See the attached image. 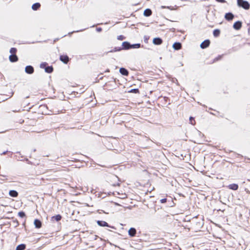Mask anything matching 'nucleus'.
<instances>
[{"label": "nucleus", "instance_id": "obj_6", "mask_svg": "<svg viewBox=\"0 0 250 250\" xmlns=\"http://www.w3.org/2000/svg\"><path fill=\"white\" fill-rule=\"evenodd\" d=\"M60 60L64 63H67L69 61V58L66 55H62L60 56Z\"/></svg>", "mask_w": 250, "mask_h": 250}, {"label": "nucleus", "instance_id": "obj_30", "mask_svg": "<svg viewBox=\"0 0 250 250\" xmlns=\"http://www.w3.org/2000/svg\"><path fill=\"white\" fill-rule=\"evenodd\" d=\"M160 202L161 203H165L167 202V199L166 198L162 199L160 200Z\"/></svg>", "mask_w": 250, "mask_h": 250}, {"label": "nucleus", "instance_id": "obj_27", "mask_svg": "<svg viewBox=\"0 0 250 250\" xmlns=\"http://www.w3.org/2000/svg\"><path fill=\"white\" fill-rule=\"evenodd\" d=\"M193 120V117H190V118H189L190 123L191 125H194L195 124V121H194V122H192Z\"/></svg>", "mask_w": 250, "mask_h": 250}, {"label": "nucleus", "instance_id": "obj_15", "mask_svg": "<svg viewBox=\"0 0 250 250\" xmlns=\"http://www.w3.org/2000/svg\"><path fill=\"white\" fill-rule=\"evenodd\" d=\"M229 188L230 189L236 190L238 188V186L235 184H230L228 186Z\"/></svg>", "mask_w": 250, "mask_h": 250}, {"label": "nucleus", "instance_id": "obj_11", "mask_svg": "<svg viewBox=\"0 0 250 250\" xmlns=\"http://www.w3.org/2000/svg\"><path fill=\"white\" fill-rule=\"evenodd\" d=\"M97 223L99 226L101 227H109L108 224L105 221H97Z\"/></svg>", "mask_w": 250, "mask_h": 250}, {"label": "nucleus", "instance_id": "obj_29", "mask_svg": "<svg viewBox=\"0 0 250 250\" xmlns=\"http://www.w3.org/2000/svg\"><path fill=\"white\" fill-rule=\"evenodd\" d=\"M118 39L119 40H123L124 39V36L120 35L118 37Z\"/></svg>", "mask_w": 250, "mask_h": 250}, {"label": "nucleus", "instance_id": "obj_28", "mask_svg": "<svg viewBox=\"0 0 250 250\" xmlns=\"http://www.w3.org/2000/svg\"><path fill=\"white\" fill-rule=\"evenodd\" d=\"M46 64V63H42L40 64V67L42 68H45Z\"/></svg>", "mask_w": 250, "mask_h": 250}, {"label": "nucleus", "instance_id": "obj_13", "mask_svg": "<svg viewBox=\"0 0 250 250\" xmlns=\"http://www.w3.org/2000/svg\"><path fill=\"white\" fill-rule=\"evenodd\" d=\"M152 14V11L150 9H146L144 12V15L146 17H149Z\"/></svg>", "mask_w": 250, "mask_h": 250}, {"label": "nucleus", "instance_id": "obj_31", "mask_svg": "<svg viewBox=\"0 0 250 250\" xmlns=\"http://www.w3.org/2000/svg\"><path fill=\"white\" fill-rule=\"evenodd\" d=\"M216 0L219 2H225V0Z\"/></svg>", "mask_w": 250, "mask_h": 250}, {"label": "nucleus", "instance_id": "obj_26", "mask_svg": "<svg viewBox=\"0 0 250 250\" xmlns=\"http://www.w3.org/2000/svg\"><path fill=\"white\" fill-rule=\"evenodd\" d=\"M18 215L20 217H23L25 216V214L24 213V212L23 211H21V212H19V213H18Z\"/></svg>", "mask_w": 250, "mask_h": 250}, {"label": "nucleus", "instance_id": "obj_8", "mask_svg": "<svg viewBox=\"0 0 250 250\" xmlns=\"http://www.w3.org/2000/svg\"><path fill=\"white\" fill-rule=\"evenodd\" d=\"M225 17L227 20L230 21L233 19L234 16L232 13H228L226 14Z\"/></svg>", "mask_w": 250, "mask_h": 250}, {"label": "nucleus", "instance_id": "obj_14", "mask_svg": "<svg viewBox=\"0 0 250 250\" xmlns=\"http://www.w3.org/2000/svg\"><path fill=\"white\" fill-rule=\"evenodd\" d=\"M9 194L10 196L13 197H16L18 195V193L16 190H11L9 191Z\"/></svg>", "mask_w": 250, "mask_h": 250}, {"label": "nucleus", "instance_id": "obj_22", "mask_svg": "<svg viewBox=\"0 0 250 250\" xmlns=\"http://www.w3.org/2000/svg\"><path fill=\"white\" fill-rule=\"evenodd\" d=\"M62 218V217L60 215H57L55 216H54L52 217V219H55L56 221H60Z\"/></svg>", "mask_w": 250, "mask_h": 250}, {"label": "nucleus", "instance_id": "obj_10", "mask_svg": "<svg viewBox=\"0 0 250 250\" xmlns=\"http://www.w3.org/2000/svg\"><path fill=\"white\" fill-rule=\"evenodd\" d=\"M9 60L11 62H15L18 61V57L15 54H12L9 56Z\"/></svg>", "mask_w": 250, "mask_h": 250}, {"label": "nucleus", "instance_id": "obj_23", "mask_svg": "<svg viewBox=\"0 0 250 250\" xmlns=\"http://www.w3.org/2000/svg\"><path fill=\"white\" fill-rule=\"evenodd\" d=\"M141 45L140 43H136L131 45V48H138L140 47Z\"/></svg>", "mask_w": 250, "mask_h": 250}, {"label": "nucleus", "instance_id": "obj_25", "mask_svg": "<svg viewBox=\"0 0 250 250\" xmlns=\"http://www.w3.org/2000/svg\"><path fill=\"white\" fill-rule=\"evenodd\" d=\"M16 49L15 48H11L10 50V52L12 54H15L16 52Z\"/></svg>", "mask_w": 250, "mask_h": 250}, {"label": "nucleus", "instance_id": "obj_1", "mask_svg": "<svg viewBox=\"0 0 250 250\" xmlns=\"http://www.w3.org/2000/svg\"><path fill=\"white\" fill-rule=\"evenodd\" d=\"M237 4L238 6L242 7L245 9H249L250 8V4L247 1L243 0H237Z\"/></svg>", "mask_w": 250, "mask_h": 250}, {"label": "nucleus", "instance_id": "obj_3", "mask_svg": "<svg viewBox=\"0 0 250 250\" xmlns=\"http://www.w3.org/2000/svg\"><path fill=\"white\" fill-rule=\"evenodd\" d=\"M209 43L210 42L209 40H206L202 42V43L200 44V47L203 49L206 48L209 46Z\"/></svg>", "mask_w": 250, "mask_h": 250}, {"label": "nucleus", "instance_id": "obj_21", "mask_svg": "<svg viewBox=\"0 0 250 250\" xmlns=\"http://www.w3.org/2000/svg\"><path fill=\"white\" fill-rule=\"evenodd\" d=\"M220 31L219 29H215L213 31V36L215 37L219 36L220 35Z\"/></svg>", "mask_w": 250, "mask_h": 250}, {"label": "nucleus", "instance_id": "obj_17", "mask_svg": "<svg viewBox=\"0 0 250 250\" xmlns=\"http://www.w3.org/2000/svg\"><path fill=\"white\" fill-rule=\"evenodd\" d=\"M119 71L123 75L127 76L128 74L127 70L124 68H121Z\"/></svg>", "mask_w": 250, "mask_h": 250}, {"label": "nucleus", "instance_id": "obj_24", "mask_svg": "<svg viewBox=\"0 0 250 250\" xmlns=\"http://www.w3.org/2000/svg\"><path fill=\"white\" fill-rule=\"evenodd\" d=\"M161 8H162V9H164V8H167V9H170V10H173L176 9L175 8H173V7H171V6H161Z\"/></svg>", "mask_w": 250, "mask_h": 250}, {"label": "nucleus", "instance_id": "obj_4", "mask_svg": "<svg viewBox=\"0 0 250 250\" xmlns=\"http://www.w3.org/2000/svg\"><path fill=\"white\" fill-rule=\"evenodd\" d=\"M242 26V22L238 21L235 22L233 24V28L236 30H239Z\"/></svg>", "mask_w": 250, "mask_h": 250}, {"label": "nucleus", "instance_id": "obj_9", "mask_svg": "<svg viewBox=\"0 0 250 250\" xmlns=\"http://www.w3.org/2000/svg\"><path fill=\"white\" fill-rule=\"evenodd\" d=\"M172 47L175 50H179L181 48L182 45H181V44L179 42H175L173 44Z\"/></svg>", "mask_w": 250, "mask_h": 250}, {"label": "nucleus", "instance_id": "obj_16", "mask_svg": "<svg viewBox=\"0 0 250 250\" xmlns=\"http://www.w3.org/2000/svg\"><path fill=\"white\" fill-rule=\"evenodd\" d=\"M122 45L124 48L125 49H128L129 48H131V45L127 42H123L122 43Z\"/></svg>", "mask_w": 250, "mask_h": 250}, {"label": "nucleus", "instance_id": "obj_33", "mask_svg": "<svg viewBox=\"0 0 250 250\" xmlns=\"http://www.w3.org/2000/svg\"><path fill=\"white\" fill-rule=\"evenodd\" d=\"M3 154H5V152H3Z\"/></svg>", "mask_w": 250, "mask_h": 250}, {"label": "nucleus", "instance_id": "obj_18", "mask_svg": "<svg viewBox=\"0 0 250 250\" xmlns=\"http://www.w3.org/2000/svg\"><path fill=\"white\" fill-rule=\"evenodd\" d=\"M40 6L41 5L39 3H36L33 4L32 8L34 10H36L40 7Z\"/></svg>", "mask_w": 250, "mask_h": 250}, {"label": "nucleus", "instance_id": "obj_5", "mask_svg": "<svg viewBox=\"0 0 250 250\" xmlns=\"http://www.w3.org/2000/svg\"><path fill=\"white\" fill-rule=\"evenodd\" d=\"M153 43L155 45H160L162 43V40L159 38H155L153 40Z\"/></svg>", "mask_w": 250, "mask_h": 250}, {"label": "nucleus", "instance_id": "obj_7", "mask_svg": "<svg viewBox=\"0 0 250 250\" xmlns=\"http://www.w3.org/2000/svg\"><path fill=\"white\" fill-rule=\"evenodd\" d=\"M34 224L36 228L39 229L42 227V222L38 219H35L34 222Z\"/></svg>", "mask_w": 250, "mask_h": 250}, {"label": "nucleus", "instance_id": "obj_20", "mask_svg": "<svg viewBox=\"0 0 250 250\" xmlns=\"http://www.w3.org/2000/svg\"><path fill=\"white\" fill-rule=\"evenodd\" d=\"M45 71L46 72L50 73L53 71V68L51 66H48L45 68Z\"/></svg>", "mask_w": 250, "mask_h": 250}, {"label": "nucleus", "instance_id": "obj_19", "mask_svg": "<svg viewBox=\"0 0 250 250\" xmlns=\"http://www.w3.org/2000/svg\"><path fill=\"white\" fill-rule=\"evenodd\" d=\"M25 248V246L24 244L18 245L16 248V250H23Z\"/></svg>", "mask_w": 250, "mask_h": 250}, {"label": "nucleus", "instance_id": "obj_32", "mask_svg": "<svg viewBox=\"0 0 250 250\" xmlns=\"http://www.w3.org/2000/svg\"><path fill=\"white\" fill-rule=\"evenodd\" d=\"M96 30H97V31L98 32H100V31H102V28H100V27H99V28H97Z\"/></svg>", "mask_w": 250, "mask_h": 250}, {"label": "nucleus", "instance_id": "obj_2", "mask_svg": "<svg viewBox=\"0 0 250 250\" xmlns=\"http://www.w3.org/2000/svg\"><path fill=\"white\" fill-rule=\"evenodd\" d=\"M25 71L26 73L31 74L34 72V68L31 66H27L25 68Z\"/></svg>", "mask_w": 250, "mask_h": 250}, {"label": "nucleus", "instance_id": "obj_12", "mask_svg": "<svg viewBox=\"0 0 250 250\" xmlns=\"http://www.w3.org/2000/svg\"><path fill=\"white\" fill-rule=\"evenodd\" d=\"M136 233V230L134 228H131L128 230V234L131 236H134Z\"/></svg>", "mask_w": 250, "mask_h": 250}]
</instances>
